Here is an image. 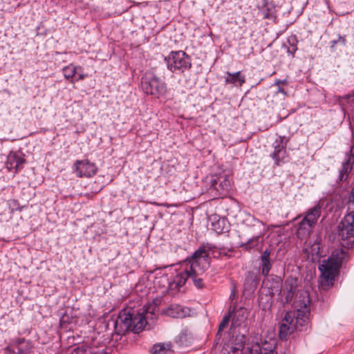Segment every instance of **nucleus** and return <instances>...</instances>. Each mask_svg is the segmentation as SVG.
<instances>
[{
	"mask_svg": "<svg viewBox=\"0 0 354 354\" xmlns=\"http://www.w3.org/2000/svg\"><path fill=\"white\" fill-rule=\"evenodd\" d=\"M140 85L145 94L156 98L165 95L167 92V84L151 71H147L143 75Z\"/></svg>",
	"mask_w": 354,
	"mask_h": 354,
	"instance_id": "4",
	"label": "nucleus"
},
{
	"mask_svg": "<svg viewBox=\"0 0 354 354\" xmlns=\"http://www.w3.org/2000/svg\"><path fill=\"white\" fill-rule=\"evenodd\" d=\"M345 258V253L343 250H335L332 252L331 257L328 258L329 260L335 261L339 267Z\"/></svg>",
	"mask_w": 354,
	"mask_h": 354,
	"instance_id": "22",
	"label": "nucleus"
},
{
	"mask_svg": "<svg viewBox=\"0 0 354 354\" xmlns=\"http://www.w3.org/2000/svg\"><path fill=\"white\" fill-rule=\"evenodd\" d=\"M306 252L312 256V258L318 257L321 255L320 245L317 242H315L310 247L307 248Z\"/></svg>",
	"mask_w": 354,
	"mask_h": 354,
	"instance_id": "24",
	"label": "nucleus"
},
{
	"mask_svg": "<svg viewBox=\"0 0 354 354\" xmlns=\"http://www.w3.org/2000/svg\"><path fill=\"white\" fill-rule=\"evenodd\" d=\"M289 139L286 136H279L272 143L274 148L270 157L274 160V165L279 166L288 162V154L286 147Z\"/></svg>",
	"mask_w": 354,
	"mask_h": 354,
	"instance_id": "8",
	"label": "nucleus"
},
{
	"mask_svg": "<svg viewBox=\"0 0 354 354\" xmlns=\"http://www.w3.org/2000/svg\"><path fill=\"white\" fill-rule=\"evenodd\" d=\"M70 354H97L91 351V348L84 345L73 348Z\"/></svg>",
	"mask_w": 354,
	"mask_h": 354,
	"instance_id": "27",
	"label": "nucleus"
},
{
	"mask_svg": "<svg viewBox=\"0 0 354 354\" xmlns=\"http://www.w3.org/2000/svg\"><path fill=\"white\" fill-rule=\"evenodd\" d=\"M85 77V75H83V74H79L78 75V77L77 79L75 80V82H77L79 80H83L84 78Z\"/></svg>",
	"mask_w": 354,
	"mask_h": 354,
	"instance_id": "38",
	"label": "nucleus"
},
{
	"mask_svg": "<svg viewBox=\"0 0 354 354\" xmlns=\"http://www.w3.org/2000/svg\"><path fill=\"white\" fill-rule=\"evenodd\" d=\"M263 236V233H260L250 239L245 244L246 249H252L257 247L259 245V238Z\"/></svg>",
	"mask_w": 354,
	"mask_h": 354,
	"instance_id": "28",
	"label": "nucleus"
},
{
	"mask_svg": "<svg viewBox=\"0 0 354 354\" xmlns=\"http://www.w3.org/2000/svg\"><path fill=\"white\" fill-rule=\"evenodd\" d=\"M209 179V192L215 197H224L229 194L232 187V177L230 172H223L211 176Z\"/></svg>",
	"mask_w": 354,
	"mask_h": 354,
	"instance_id": "6",
	"label": "nucleus"
},
{
	"mask_svg": "<svg viewBox=\"0 0 354 354\" xmlns=\"http://www.w3.org/2000/svg\"><path fill=\"white\" fill-rule=\"evenodd\" d=\"M297 39L295 35H292L288 39V44L289 46L288 47L287 52L288 53L294 56V54L297 50Z\"/></svg>",
	"mask_w": 354,
	"mask_h": 354,
	"instance_id": "23",
	"label": "nucleus"
},
{
	"mask_svg": "<svg viewBox=\"0 0 354 354\" xmlns=\"http://www.w3.org/2000/svg\"><path fill=\"white\" fill-rule=\"evenodd\" d=\"M286 83V80H277L275 82H274V85H277L279 86L280 84H285Z\"/></svg>",
	"mask_w": 354,
	"mask_h": 354,
	"instance_id": "39",
	"label": "nucleus"
},
{
	"mask_svg": "<svg viewBox=\"0 0 354 354\" xmlns=\"http://www.w3.org/2000/svg\"><path fill=\"white\" fill-rule=\"evenodd\" d=\"M259 346L254 345L252 348L245 349L243 354H259Z\"/></svg>",
	"mask_w": 354,
	"mask_h": 354,
	"instance_id": "32",
	"label": "nucleus"
},
{
	"mask_svg": "<svg viewBox=\"0 0 354 354\" xmlns=\"http://www.w3.org/2000/svg\"><path fill=\"white\" fill-rule=\"evenodd\" d=\"M339 269L337 263L331 260L324 259L319 266L321 272L322 286H332L335 279V273Z\"/></svg>",
	"mask_w": 354,
	"mask_h": 354,
	"instance_id": "9",
	"label": "nucleus"
},
{
	"mask_svg": "<svg viewBox=\"0 0 354 354\" xmlns=\"http://www.w3.org/2000/svg\"><path fill=\"white\" fill-rule=\"evenodd\" d=\"M225 84H231L235 86H241L245 82V76L241 71L236 73L226 72Z\"/></svg>",
	"mask_w": 354,
	"mask_h": 354,
	"instance_id": "18",
	"label": "nucleus"
},
{
	"mask_svg": "<svg viewBox=\"0 0 354 354\" xmlns=\"http://www.w3.org/2000/svg\"><path fill=\"white\" fill-rule=\"evenodd\" d=\"M62 71L64 77L67 80H70V82L71 83H74L75 80L73 79V77H75L77 73V66H75L73 64H71L68 66H65Z\"/></svg>",
	"mask_w": 354,
	"mask_h": 354,
	"instance_id": "20",
	"label": "nucleus"
},
{
	"mask_svg": "<svg viewBox=\"0 0 354 354\" xmlns=\"http://www.w3.org/2000/svg\"><path fill=\"white\" fill-rule=\"evenodd\" d=\"M349 97H350L349 95H346L344 96V98H348Z\"/></svg>",
	"mask_w": 354,
	"mask_h": 354,
	"instance_id": "42",
	"label": "nucleus"
},
{
	"mask_svg": "<svg viewBox=\"0 0 354 354\" xmlns=\"http://www.w3.org/2000/svg\"><path fill=\"white\" fill-rule=\"evenodd\" d=\"M32 348L30 341L24 338H18L4 349L3 354H28Z\"/></svg>",
	"mask_w": 354,
	"mask_h": 354,
	"instance_id": "13",
	"label": "nucleus"
},
{
	"mask_svg": "<svg viewBox=\"0 0 354 354\" xmlns=\"http://www.w3.org/2000/svg\"><path fill=\"white\" fill-rule=\"evenodd\" d=\"M254 226H259V227H263L264 226V223L261 221L259 219H257V218H254Z\"/></svg>",
	"mask_w": 354,
	"mask_h": 354,
	"instance_id": "36",
	"label": "nucleus"
},
{
	"mask_svg": "<svg viewBox=\"0 0 354 354\" xmlns=\"http://www.w3.org/2000/svg\"><path fill=\"white\" fill-rule=\"evenodd\" d=\"M73 171L78 178H90L96 174L97 167L87 159L77 160L73 165Z\"/></svg>",
	"mask_w": 354,
	"mask_h": 354,
	"instance_id": "10",
	"label": "nucleus"
},
{
	"mask_svg": "<svg viewBox=\"0 0 354 354\" xmlns=\"http://www.w3.org/2000/svg\"><path fill=\"white\" fill-rule=\"evenodd\" d=\"M310 306L304 304L297 313L287 312L279 325V335L281 339H286L295 330L302 331L306 329L309 316Z\"/></svg>",
	"mask_w": 354,
	"mask_h": 354,
	"instance_id": "2",
	"label": "nucleus"
},
{
	"mask_svg": "<svg viewBox=\"0 0 354 354\" xmlns=\"http://www.w3.org/2000/svg\"><path fill=\"white\" fill-rule=\"evenodd\" d=\"M207 243H206L205 245H207ZM212 245V243H210ZM213 246H214V248H213L212 250H209L208 252H209V255H208V257H209V261L210 262V257H209V255L210 254H214V250L216 249V247L212 244ZM213 257H215V255H213Z\"/></svg>",
	"mask_w": 354,
	"mask_h": 354,
	"instance_id": "37",
	"label": "nucleus"
},
{
	"mask_svg": "<svg viewBox=\"0 0 354 354\" xmlns=\"http://www.w3.org/2000/svg\"><path fill=\"white\" fill-rule=\"evenodd\" d=\"M297 289V280L294 279H288L285 281L283 292H286V302L290 303L294 296Z\"/></svg>",
	"mask_w": 354,
	"mask_h": 354,
	"instance_id": "19",
	"label": "nucleus"
},
{
	"mask_svg": "<svg viewBox=\"0 0 354 354\" xmlns=\"http://www.w3.org/2000/svg\"><path fill=\"white\" fill-rule=\"evenodd\" d=\"M171 348V343H159L153 345L151 352L153 354H166Z\"/></svg>",
	"mask_w": 354,
	"mask_h": 354,
	"instance_id": "21",
	"label": "nucleus"
},
{
	"mask_svg": "<svg viewBox=\"0 0 354 354\" xmlns=\"http://www.w3.org/2000/svg\"><path fill=\"white\" fill-rule=\"evenodd\" d=\"M147 324V320L142 313H135L132 308L122 310L115 322V330L118 335H123L127 331L139 333Z\"/></svg>",
	"mask_w": 354,
	"mask_h": 354,
	"instance_id": "3",
	"label": "nucleus"
},
{
	"mask_svg": "<svg viewBox=\"0 0 354 354\" xmlns=\"http://www.w3.org/2000/svg\"><path fill=\"white\" fill-rule=\"evenodd\" d=\"M231 306V317H232V326L234 327L239 326L247 319L248 315L246 309L243 308H239V309H236L235 306Z\"/></svg>",
	"mask_w": 354,
	"mask_h": 354,
	"instance_id": "16",
	"label": "nucleus"
},
{
	"mask_svg": "<svg viewBox=\"0 0 354 354\" xmlns=\"http://www.w3.org/2000/svg\"><path fill=\"white\" fill-rule=\"evenodd\" d=\"M203 273H198V274H195L194 273V272H192L191 274H190V278L194 286L197 288H202L203 287V279L200 277L201 275H202Z\"/></svg>",
	"mask_w": 354,
	"mask_h": 354,
	"instance_id": "26",
	"label": "nucleus"
},
{
	"mask_svg": "<svg viewBox=\"0 0 354 354\" xmlns=\"http://www.w3.org/2000/svg\"><path fill=\"white\" fill-rule=\"evenodd\" d=\"M292 351H291L290 350H288V351H287V353H283V354H292Z\"/></svg>",
	"mask_w": 354,
	"mask_h": 354,
	"instance_id": "41",
	"label": "nucleus"
},
{
	"mask_svg": "<svg viewBox=\"0 0 354 354\" xmlns=\"http://www.w3.org/2000/svg\"><path fill=\"white\" fill-rule=\"evenodd\" d=\"M354 165V144H353L348 152L344 155V159L342 162V167L339 171L338 181L345 182L353 169Z\"/></svg>",
	"mask_w": 354,
	"mask_h": 354,
	"instance_id": "12",
	"label": "nucleus"
},
{
	"mask_svg": "<svg viewBox=\"0 0 354 354\" xmlns=\"http://www.w3.org/2000/svg\"><path fill=\"white\" fill-rule=\"evenodd\" d=\"M278 92H279V93H283V94H285V93H286V92H285V91L283 90V88H281V87H280V86H279V88H278Z\"/></svg>",
	"mask_w": 354,
	"mask_h": 354,
	"instance_id": "40",
	"label": "nucleus"
},
{
	"mask_svg": "<svg viewBox=\"0 0 354 354\" xmlns=\"http://www.w3.org/2000/svg\"><path fill=\"white\" fill-rule=\"evenodd\" d=\"M245 337L244 335H237L236 337L230 338L225 342L221 351V354H241L245 349L249 347H245Z\"/></svg>",
	"mask_w": 354,
	"mask_h": 354,
	"instance_id": "11",
	"label": "nucleus"
},
{
	"mask_svg": "<svg viewBox=\"0 0 354 354\" xmlns=\"http://www.w3.org/2000/svg\"><path fill=\"white\" fill-rule=\"evenodd\" d=\"M164 314L173 318H183L188 313L187 309L176 304H171L163 311Z\"/></svg>",
	"mask_w": 354,
	"mask_h": 354,
	"instance_id": "17",
	"label": "nucleus"
},
{
	"mask_svg": "<svg viewBox=\"0 0 354 354\" xmlns=\"http://www.w3.org/2000/svg\"><path fill=\"white\" fill-rule=\"evenodd\" d=\"M271 251L269 249H266L263 251L261 259H270Z\"/></svg>",
	"mask_w": 354,
	"mask_h": 354,
	"instance_id": "35",
	"label": "nucleus"
},
{
	"mask_svg": "<svg viewBox=\"0 0 354 354\" xmlns=\"http://www.w3.org/2000/svg\"><path fill=\"white\" fill-rule=\"evenodd\" d=\"M346 43V36L345 35L342 36L340 35H338V38L337 39H333V40L330 41V47L332 50H335V46L337 44H340L342 46H345Z\"/></svg>",
	"mask_w": 354,
	"mask_h": 354,
	"instance_id": "30",
	"label": "nucleus"
},
{
	"mask_svg": "<svg viewBox=\"0 0 354 354\" xmlns=\"http://www.w3.org/2000/svg\"><path fill=\"white\" fill-rule=\"evenodd\" d=\"M231 308L232 306H230L228 314L226 315L221 322L219 326H218V330L217 333V335L220 334L228 325L229 322L231 319Z\"/></svg>",
	"mask_w": 354,
	"mask_h": 354,
	"instance_id": "25",
	"label": "nucleus"
},
{
	"mask_svg": "<svg viewBox=\"0 0 354 354\" xmlns=\"http://www.w3.org/2000/svg\"><path fill=\"white\" fill-rule=\"evenodd\" d=\"M321 214L322 205L319 203L316 204L306 211L303 218L298 223L297 230L298 238L303 239L310 235L321 216Z\"/></svg>",
	"mask_w": 354,
	"mask_h": 354,
	"instance_id": "5",
	"label": "nucleus"
},
{
	"mask_svg": "<svg viewBox=\"0 0 354 354\" xmlns=\"http://www.w3.org/2000/svg\"><path fill=\"white\" fill-rule=\"evenodd\" d=\"M261 274L267 276L271 270L272 264L270 259H261Z\"/></svg>",
	"mask_w": 354,
	"mask_h": 354,
	"instance_id": "29",
	"label": "nucleus"
},
{
	"mask_svg": "<svg viewBox=\"0 0 354 354\" xmlns=\"http://www.w3.org/2000/svg\"><path fill=\"white\" fill-rule=\"evenodd\" d=\"M257 345L259 346V354H277V353L272 348L268 350L266 348H261L259 344Z\"/></svg>",
	"mask_w": 354,
	"mask_h": 354,
	"instance_id": "34",
	"label": "nucleus"
},
{
	"mask_svg": "<svg viewBox=\"0 0 354 354\" xmlns=\"http://www.w3.org/2000/svg\"><path fill=\"white\" fill-rule=\"evenodd\" d=\"M73 318H70L68 315V311L66 312L65 314H64L62 315V317H61L60 319V323L61 324H64V323H73Z\"/></svg>",
	"mask_w": 354,
	"mask_h": 354,
	"instance_id": "33",
	"label": "nucleus"
},
{
	"mask_svg": "<svg viewBox=\"0 0 354 354\" xmlns=\"http://www.w3.org/2000/svg\"><path fill=\"white\" fill-rule=\"evenodd\" d=\"M281 279L277 277L272 281H263L261 289V294L271 299L274 295L281 292Z\"/></svg>",
	"mask_w": 354,
	"mask_h": 354,
	"instance_id": "15",
	"label": "nucleus"
},
{
	"mask_svg": "<svg viewBox=\"0 0 354 354\" xmlns=\"http://www.w3.org/2000/svg\"><path fill=\"white\" fill-rule=\"evenodd\" d=\"M167 68L172 73H184L192 68L190 57L183 50L171 51L165 57Z\"/></svg>",
	"mask_w": 354,
	"mask_h": 354,
	"instance_id": "7",
	"label": "nucleus"
},
{
	"mask_svg": "<svg viewBox=\"0 0 354 354\" xmlns=\"http://www.w3.org/2000/svg\"><path fill=\"white\" fill-rule=\"evenodd\" d=\"M26 163L24 155L19 151H10L6 162V168L9 171L15 170V174L21 171Z\"/></svg>",
	"mask_w": 354,
	"mask_h": 354,
	"instance_id": "14",
	"label": "nucleus"
},
{
	"mask_svg": "<svg viewBox=\"0 0 354 354\" xmlns=\"http://www.w3.org/2000/svg\"><path fill=\"white\" fill-rule=\"evenodd\" d=\"M214 246L211 244L203 245L196 250L192 257L187 258L183 263V268L180 269L174 278V283L176 286H184L190 274L194 272L195 274L204 273L209 267V250Z\"/></svg>",
	"mask_w": 354,
	"mask_h": 354,
	"instance_id": "1",
	"label": "nucleus"
},
{
	"mask_svg": "<svg viewBox=\"0 0 354 354\" xmlns=\"http://www.w3.org/2000/svg\"><path fill=\"white\" fill-rule=\"evenodd\" d=\"M224 220H218L216 222L212 223V229L217 234H221L223 232L224 227L221 225V224H224Z\"/></svg>",
	"mask_w": 354,
	"mask_h": 354,
	"instance_id": "31",
	"label": "nucleus"
}]
</instances>
